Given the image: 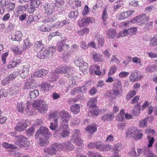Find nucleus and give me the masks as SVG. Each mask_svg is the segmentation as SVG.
<instances>
[{"mask_svg":"<svg viewBox=\"0 0 157 157\" xmlns=\"http://www.w3.org/2000/svg\"><path fill=\"white\" fill-rule=\"evenodd\" d=\"M28 126L26 121L21 120L17 122L14 129L17 132H22L25 130Z\"/></svg>","mask_w":157,"mask_h":157,"instance_id":"12","label":"nucleus"},{"mask_svg":"<svg viewBox=\"0 0 157 157\" xmlns=\"http://www.w3.org/2000/svg\"><path fill=\"white\" fill-rule=\"evenodd\" d=\"M40 4V0H31L30 1V4L36 8L38 7Z\"/></svg>","mask_w":157,"mask_h":157,"instance_id":"47","label":"nucleus"},{"mask_svg":"<svg viewBox=\"0 0 157 157\" xmlns=\"http://www.w3.org/2000/svg\"><path fill=\"white\" fill-rule=\"evenodd\" d=\"M135 12L134 10H128L126 11H124L121 13L119 16H117V18L118 20H119L124 19L131 16Z\"/></svg>","mask_w":157,"mask_h":157,"instance_id":"16","label":"nucleus"},{"mask_svg":"<svg viewBox=\"0 0 157 157\" xmlns=\"http://www.w3.org/2000/svg\"><path fill=\"white\" fill-rule=\"evenodd\" d=\"M45 19L43 20V22L44 23L46 22H53L57 19V18L55 16L53 15L51 16L48 15Z\"/></svg>","mask_w":157,"mask_h":157,"instance_id":"29","label":"nucleus"},{"mask_svg":"<svg viewBox=\"0 0 157 157\" xmlns=\"http://www.w3.org/2000/svg\"><path fill=\"white\" fill-rule=\"evenodd\" d=\"M140 71L135 70L134 72H132L129 76V80L132 82L138 81L141 80L143 77L142 75L140 76Z\"/></svg>","mask_w":157,"mask_h":157,"instance_id":"15","label":"nucleus"},{"mask_svg":"<svg viewBox=\"0 0 157 157\" xmlns=\"http://www.w3.org/2000/svg\"><path fill=\"white\" fill-rule=\"evenodd\" d=\"M147 138L148 140L149 144L147 145L148 147H152L153 143L155 141L154 138L153 137H151L150 136H147Z\"/></svg>","mask_w":157,"mask_h":157,"instance_id":"53","label":"nucleus"},{"mask_svg":"<svg viewBox=\"0 0 157 157\" xmlns=\"http://www.w3.org/2000/svg\"><path fill=\"white\" fill-rule=\"evenodd\" d=\"M81 135V133L79 129H76L74 131L72 140L77 145L80 146L83 143V140L80 138Z\"/></svg>","mask_w":157,"mask_h":157,"instance_id":"9","label":"nucleus"},{"mask_svg":"<svg viewBox=\"0 0 157 157\" xmlns=\"http://www.w3.org/2000/svg\"><path fill=\"white\" fill-rule=\"evenodd\" d=\"M78 15V13L77 12L74 11H71L69 14L68 17L71 18H75Z\"/></svg>","mask_w":157,"mask_h":157,"instance_id":"62","label":"nucleus"},{"mask_svg":"<svg viewBox=\"0 0 157 157\" xmlns=\"http://www.w3.org/2000/svg\"><path fill=\"white\" fill-rule=\"evenodd\" d=\"M2 146L6 148H10L12 149H15L17 148V147L15 146L14 145L9 144L7 142L4 143L2 144Z\"/></svg>","mask_w":157,"mask_h":157,"instance_id":"44","label":"nucleus"},{"mask_svg":"<svg viewBox=\"0 0 157 157\" xmlns=\"http://www.w3.org/2000/svg\"><path fill=\"white\" fill-rule=\"evenodd\" d=\"M52 48H50L48 49H41L39 53H38L36 55L40 59L45 58V57L48 56L50 54L53 53Z\"/></svg>","mask_w":157,"mask_h":157,"instance_id":"13","label":"nucleus"},{"mask_svg":"<svg viewBox=\"0 0 157 157\" xmlns=\"http://www.w3.org/2000/svg\"><path fill=\"white\" fill-rule=\"evenodd\" d=\"M97 99L95 98H91L87 103V105L89 107H96Z\"/></svg>","mask_w":157,"mask_h":157,"instance_id":"34","label":"nucleus"},{"mask_svg":"<svg viewBox=\"0 0 157 157\" xmlns=\"http://www.w3.org/2000/svg\"><path fill=\"white\" fill-rule=\"evenodd\" d=\"M136 94V92L134 90H131L127 94L125 99L127 100H130Z\"/></svg>","mask_w":157,"mask_h":157,"instance_id":"37","label":"nucleus"},{"mask_svg":"<svg viewBox=\"0 0 157 157\" xmlns=\"http://www.w3.org/2000/svg\"><path fill=\"white\" fill-rule=\"evenodd\" d=\"M129 135H130L135 140H139L143 137L142 131L138 129L135 127H131L128 128L127 131L126 132V136H128Z\"/></svg>","mask_w":157,"mask_h":157,"instance_id":"3","label":"nucleus"},{"mask_svg":"<svg viewBox=\"0 0 157 157\" xmlns=\"http://www.w3.org/2000/svg\"><path fill=\"white\" fill-rule=\"evenodd\" d=\"M65 40L66 39H63L57 43V50L58 51L61 52L63 51Z\"/></svg>","mask_w":157,"mask_h":157,"instance_id":"30","label":"nucleus"},{"mask_svg":"<svg viewBox=\"0 0 157 157\" xmlns=\"http://www.w3.org/2000/svg\"><path fill=\"white\" fill-rule=\"evenodd\" d=\"M114 140L113 136L111 134L108 135L106 138L105 141L109 143L112 142Z\"/></svg>","mask_w":157,"mask_h":157,"instance_id":"64","label":"nucleus"},{"mask_svg":"<svg viewBox=\"0 0 157 157\" xmlns=\"http://www.w3.org/2000/svg\"><path fill=\"white\" fill-rule=\"evenodd\" d=\"M93 60L95 62H102L103 59L101 56L97 53L94 54L93 56Z\"/></svg>","mask_w":157,"mask_h":157,"instance_id":"46","label":"nucleus"},{"mask_svg":"<svg viewBox=\"0 0 157 157\" xmlns=\"http://www.w3.org/2000/svg\"><path fill=\"white\" fill-rule=\"evenodd\" d=\"M88 155L89 157H102L99 153H94L91 152H89L88 153Z\"/></svg>","mask_w":157,"mask_h":157,"instance_id":"63","label":"nucleus"},{"mask_svg":"<svg viewBox=\"0 0 157 157\" xmlns=\"http://www.w3.org/2000/svg\"><path fill=\"white\" fill-rule=\"evenodd\" d=\"M149 17L144 14H141L132 19L130 21L131 23L137 24L141 26L147 24L149 20Z\"/></svg>","mask_w":157,"mask_h":157,"instance_id":"4","label":"nucleus"},{"mask_svg":"<svg viewBox=\"0 0 157 157\" xmlns=\"http://www.w3.org/2000/svg\"><path fill=\"white\" fill-rule=\"evenodd\" d=\"M54 8V5L53 3L48 4L44 7L45 12L48 15H52L55 12Z\"/></svg>","mask_w":157,"mask_h":157,"instance_id":"17","label":"nucleus"},{"mask_svg":"<svg viewBox=\"0 0 157 157\" xmlns=\"http://www.w3.org/2000/svg\"><path fill=\"white\" fill-rule=\"evenodd\" d=\"M50 87V84H48L46 82L43 83L41 84V89L43 91H48Z\"/></svg>","mask_w":157,"mask_h":157,"instance_id":"38","label":"nucleus"},{"mask_svg":"<svg viewBox=\"0 0 157 157\" xmlns=\"http://www.w3.org/2000/svg\"><path fill=\"white\" fill-rule=\"evenodd\" d=\"M121 82L119 79L115 80L113 84V94L116 97L120 96L123 94V88Z\"/></svg>","mask_w":157,"mask_h":157,"instance_id":"5","label":"nucleus"},{"mask_svg":"<svg viewBox=\"0 0 157 157\" xmlns=\"http://www.w3.org/2000/svg\"><path fill=\"white\" fill-rule=\"evenodd\" d=\"M132 61L134 63H138L140 65H141L142 64V63L141 60V59L137 57H133L132 59Z\"/></svg>","mask_w":157,"mask_h":157,"instance_id":"60","label":"nucleus"},{"mask_svg":"<svg viewBox=\"0 0 157 157\" xmlns=\"http://www.w3.org/2000/svg\"><path fill=\"white\" fill-rule=\"evenodd\" d=\"M9 2V0H1L0 1V6L1 7H4L6 6Z\"/></svg>","mask_w":157,"mask_h":157,"instance_id":"61","label":"nucleus"},{"mask_svg":"<svg viewBox=\"0 0 157 157\" xmlns=\"http://www.w3.org/2000/svg\"><path fill=\"white\" fill-rule=\"evenodd\" d=\"M29 65H24L21 67V70L19 71L21 73V76L23 78L27 76L29 74Z\"/></svg>","mask_w":157,"mask_h":157,"instance_id":"19","label":"nucleus"},{"mask_svg":"<svg viewBox=\"0 0 157 157\" xmlns=\"http://www.w3.org/2000/svg\"><path fill=\"white\" fill-rule=\"evenodd\" d=\"M149 45L151 47H155L157 46V35H155L151 38L149 41Z\"/></svg>","mask_w":157,"mask_h":157,"instance_id":"32","label":"nucleus"},{"mask_svg":"<svg viewBox=\"0 0 157 157\" xmlns=\"http://www.w3.org/2000/svg\"><path fill=\"white\" fill-rule=\"evenodd\" d=\"M91 21L90 17H85L82 18L80 20L78 21V24L80 27H83L87 26V25L90 23Z\"/></svg>","mask_w":157,"mask_h":157,"instance_id":"20","label":"nucleus"},{"mask_svg":"<svg viewBox=\"0 0 157 157\" xmlns=\"http://www.w3.org/2000/svg\"><path fill=\"white\" fill-rule=\"evenodd\" d=\"M97 125L96 124H93L88 125L86 128V131L90 134H94L97 130Z\"/></svg>","mask_w":157,"mask_h":157,"instance_id":"21","label":"nucleus"},{"mask_svg":"<svg viewBox=\"0 0 157 157\" xmlns=\"http://www.w3.org/2000/svg\"><path fill=\"white\" fill-rule=\"evenodd\" d=\"M70 144V142L69 141H66L64 143L61 144V143H58V145L59 148V150L60 151H61L62 150H64L63 148L62 149V147H67V145Z\"/></svg>","mask_w":157,"mask_h":157,"instance_id":"48","label":"nucleus"},{"mask_svg":"<svg viewBox=\"0 0 157 157\" xmlns=\"http://www.w3.org/2000/svg\"><path fill=\"white\" fill-rule=\"evenodd\" d=\"M35 132V129L33 127L29 128L26 131V132L28 136H30L33 135Z\"/></svg>","mask_w":157,"mask_h":157,"instance_id":"56","label":"nucleus"},{"mask_svg":"<svg viewBox=\"0 0 157 157\" xmlns=\"http://www.w3.org/2000/svg\"><path fill=\"white\" fill-rule=\"evenodd\" d=\"M40 134L48 139H49L52 136V134L49 131L48 129L44 126H40V128L36 132V138H37Z\"/></svg>","mask_w":157,"mask_h":157,"instance_id":"6","label":"nucleus"},{"mask_svg":"<svg viewBox=\"0 0 157 157\" xmlns=\"http://www.w3.org/2000/svg\"><path fill=\"white\" fill-rule=\"evenodd\" d=\"M15 141V144L20 147H25L28 146L27 138L22 135L16 136Z\"/></svg>","mask_w":157,"mask_h":157,"instance_id":"10","label":"nucleus"},{"mask_svg":"<svg viewBox=\"0 0 157 157\" xmlns=\"http://www.w3.org/2000/svg\"><path fill=\"white\" fill-rule=\"evenodd\" d=\"M140 105L139 104H137L134 105L132 113L134 116H137L140 114Z\"/></svg>","mask_w":157,"mask_h":157,"instance_id":"28","label":"nucleus"},{"mask_svg":"<svg viewBox=\"0 0 157 157\" xmlns=\"http://www.w3.org/2000/svg\"><path fill=\"white\" fill-rule=\"evenodd\" d=\"M59 117L62 120V124H68L69 118L71 115L67 111L62 110L59 113Z\"/></svg>","mask_w":157,"mask_h":157,"instance_id":"14","label":"nucleus"},{"mask_svg":"<svg viewBox=\"0 0 157 157\" xmlns=\"http://www.w3.org/2000/svg\"><path fill=\"white\" fill-rule=\"evenodd\" d=\"M75 64L80 68L82 72L85 73L88 71V64L84 62L81 57H78L75 61Z\"/></svg>","mask_w":157,"mask_h":157,"instance_id":"8","label":"nucleus"},{"mask_svg":"<svg viewBox=\"0 0 157 157\" xmlns=\"http://www.w3.org/2000/svg\"><path fill=\"white\" fill-rule=\"evenodd\" d=\"M32 46V45L31 44L29 40V38H27L24 41L23 49V50H25L28 49Z\"/></svg>","mask_w":157,"mask_h":157,"instance_id":"33","label":"nucleus"},{"mask_svg":"<svg viewBox=\"0 0 157 157\" xmlns=\"http://www.w3.org/2000/svg\"><path fill=\"white\" fill-rule=\"evenodd\" d=\"M24 105L23 102H18L16 106V109L19 112H23Z\"/></svg>","mask_w":157,"mask_h":157,"instance_id":"45","label":"nucleus"},{"mask_svg":"<svg viewBox=\"0 0 157 157\" xmlns=\"http://www.w3.org/2000/svg\"><path fill=\"white\" fill-rule=\"evenodd\" d=\"M44 44L42 43V40H40L35 42L34 49L35 51L37 52L41 49L43 48Z\"/></svg>","mask_w":157,"mask_h":157,"instance_id":"23","label":"nucleus"},{"mask_svg":"<svg viewBox=\"0 0 157 157\" xmlns=\"http://www.w3.org/2000/svg\"><path fill=\"white\" fill-rule=\"evenodd\" d=\"M62 148H63L64 151H71L74 150V146L70 142V144L67 145V147H62Z\"/></svg>","mask_w":157,"mask_h":157,"instance_id":"52","label":"nucleus"},{"mask_svg":"<svg viewBox=\"0 0 157 157\" xmlns=\"http://www.w3.org/2000/svg\"><path fill=\"white\" fill-rule=\"evenodd\" d=\"M33 107L41 114L45 113L48 110V105L43 100L37 99L34 101L32 104Z\"/></svg>","mask_w":157,"mask_h":157,"instance_id":"1","label":"nucleus"},{"mask_svg":"<svg viewBox=\"0 0 157 157\" xmlns=\"http://www.w3.org/2000/svg\"><path fill=\"white\" fill-rule=\"evenodd\" d=\"M114 119V116L111 113L108 114L102 117L101 119L103 121H111Z\"/></svg>","mask_w":157,"mask_h":157,"instance_id":"35","label":"nucleus"},{"mask_svg":"<svg viewBox=\"0 0 157 157\" xmlns=\"http://www.w3.org/2000/svg\"><path fill=\"white\" fill-rule=\"evenodd\" d=\"M90 32V29L89 28H85L81 30L78 31L77 33L80 36H82L85 34L88 33Z\"/></svg>","mask_w":157,"mask_h":157,"instance_id":"36","label":"nucleus"},{"mask_svg":"<svg viewBox=\"0 0 157 157\" xmlns=\"http://www.w3.org/2000/svg\"><path fill=\"white\" fill-rule=\"evenodd\" d=\"M29 96L31 98H35L39 95V91L38 90H34L29 92Z\"/></svg>","mask_w":157,"mask_h":157,"instance_id":"43","label":"nucleus"},{"mask_svg":"<svg viewBox=\"0 0 157 157\" xmlns=\"http://www.w3.org/2000/svg\"><path fill=\"white\" fill-rule=\"evenodd\" d=\"M117 32L113 29H109L108 30L107 36L109 39L114 38L116 36Z\"/></svg>","mask_w":157,"mask_h":157,"instance_id":"25","label":"nucleus"},{"mask_svg":"<svg viewBox=\"0 0 157 157\" xmlns=\"http://www.w3.org/2000/svg\"><path fill=\"white\" fill-rule=\"evenodd\" d=\"M121 147V145L119 144H117L115 145L111 149L112 151L114 152V154L112 157H120L119 155L118 152L120 150Z\"/></svg>","mask_w":157,"mask_h":157,"instance_id":"22","label":"nucleus"},{"mask_svg":"<svg viewBox=\"0 0 157 157\" xmlns=\"http://www.w3.org/2000/svg\"><path fill=\"white\" fill-rule=\"evenodd\" d=\"M145 155H146L147 157H157V156L150 152L148 149H147L144 152Z\"/></svg>","mask_w":157,"mask_h":157,"instance_id":"58","label":"nucleus"},{"mask_svg":"<svg viewBox=\"0 0 157 157\" xmlns=\"http://www.w3.org/2000/svg\"><path fill=\"white\" fill-rule=\"evenodd\" d=\"M103 145L101 142L98 141L95 143V148L101 151H102L103 149Z\"/></svg>","mask_w":157,"mask_h":157,"instance_id":"54","label":"nucleus"},{"mask_svg":"<svg viewBox=\"0 0 157 157\" xmlns=\"http://www.w3.org/2000/svg\"><path fill=\"white\" fill-rule=\"evenodd\" d=\"M15 8V4L14 3L9 2L6 7V9L8 12H10L13 10Z\"/></svg>","mask_w":157,"mask_h":157,"instance_id":"50","label":"nucleus"},{"mask_svg":"<svg viewBox=\"0 0 157 157\" xmlns=\"http://www.w3.org/2000/svg\"><path fill=\"white\" fill-rule=\"evenodd\" d=\"M124 110L122 109H121L119 113L117 116L116 119V120L119 121H121L123 120L124 119Z\"/></svg>","mask_w":157,"mask_h":157,"instance_id":"39","label":"nucleus"},{"mask_svg":"<svg viewBox=\"0 0 157 157\" xmlns=\"http://www.w3.org/2000/svg\"><path fill=\"white\" fill-rule=\"evenodd\" d=\"M51 27L50 25H43L38 27V29L43 32H49L51 30Z\"/></svg>","mask_w":157,"mask_h":157,"instance_id":"27","label":"nucleus"},{"mask_svg":"<svg viewBox=\"0 0 157 157\" xmlns=\"http://www.w3.org/2000/svg\"><path fill=\"white\" fill-rule=\"evenodd\" d=\"M19 72L17 71H14L12 73L10 74L9 75H8L7 76L8 78L10 81L11 82L12 81H13L18 75Z\"/></svg>","mask_w":157,"mask_h":157,"instance_id":"41","label":"nucleus"},{"mask_svg":"<svg viewBox=\"0 0 157 157\" xmlns=\"http://www.w3.org/2000/svg\"><path fill=\"white\" fill-rule=\"evenodd\" d=\"M22 33L20 31H17L15 32L14 35L13 36L12 39L13 40L19 41L22 39Z\"/></svg>","mask_w":157,"mask_h":157,"instance_id":"26","label":"nucleus"},{"mask_svg":"<svg viewBox=\"0 0 157 157\" xmlns=\"http://www.w3.org/2000/svg\"><path fill=\"white\" fill-rule=\"evenodd\" d=\"M11 49L13 53L16 55H21L22 51L18 46H14L11 48Z\"/></svg>","mask_w":157,"mask_h":157,"instance_id":"40","label":"nucleus"},{"mask_svg":"<svg viewBox=\"0 0 157 157\" xmlns=\"http://www.w3.org/2000/svg\"><path fill=\"white\" fill-rule=\"evenodd\" d=\"M48 72L47 70L42 69L35 71L33 73V76L42 78L46 75L48 74Z\"/></svg>","mask_w":157,"mask_h":157,"instance_id":"18","label":"nucleus"},{"mask_svg":"<svg viewBox=\"0 0 157 157\" xmlns=\"http://www.w3.org/2000/svg\"><path fill=\"white\" fill-rule=\"evenodd\" d=\"M89 12V8L87 5H86L83 8L82 14L83 16H85L87 15Z\"/></svg>","mask_w":157,"mask_h":157,"instance_id":"57","label":"nucleus"},{"mask_svg":"<svg viewBox=\"0 0 157 157\" xmlns=\"http://www.w3.org/2000/svg\"><path fill=\"white\" fill-rule=\"evenodd\" d=\"M64 0H56L55 5L58 7H60L64 5Z\"/></svg>","mask_w":157,"mask_h":157,"instance_id":"55","label":"nucleus"},{"mask_svg":"<svg viewBox=\"0 0 157 157\" xmlns=\"http://www.w3.org/2000/svg\"><path fill=\"white\" fill-rule=\"evenodd\" d=\"M73 69L68 66H61L56 69L55 72L57 74H66L68 78L73 74Z\"/></svg>","mask_w":157,"mask_h":157,"instance_id":"7","label":"nucleus"},{"mask_svg":"<svg viewBox=\"0 0 157 157\" xmlns=\"http://www.w3.org/2000/svg\"><path fill=\"white\" fill-rule=\"evenodd\" d=\"M70 109L74 114H77L80 112V107L78 104H76L71 105Z\"/></svg>","mask_w":157,"mask_h":157,"instance_id":"31","label":"nucleus"},{"mask_svg":"<svg viewBox=\"0 0 157 157\" xmlns=\"http://www.w3.org/2000/svg\"><path fill=\"white\" fill-rule=\"evenodd\" d=\"M70 133V128L68 124H61L60 130H57L55 131L54 136H58L63 138L67 137Z\"/></svg>","mask_w":157,"mask_h":157,"instance_id":"2","label":"nucleus"},{"mask_svg":"<svg viewBox=\"0 0 157 157\" xmlns=\"http://www.w3.org/2000/svg\"><path fill=\"white\" fill-rule=\"evenodd\" d=\"M49 143L48 139H40V141L39 144L41 146H46Z\"/></svg>","mask_w":157,"mask_h":157,"instance_id":"51","label":"nucleus"},{"mask_svg":"<svg viewBox=\"0 0 157 157\" xmlns=\"http://www.w3.org/2000/svg\"><path fill=\"white\" fill-rule=\"evenodd\" d=\"M58 143H56L52 144L50 147H47L44 149L45 153L51 155H56L57 151H59Z\"/></svg>","mask_w":157,"mask_h":157,"instance_id":"11","label":"nucleus"},{"mask_svg":"<svg viewBox=\"0 0 157 157\" xmlns=\"http://www.w3.org/2000/svg\"><path fill=\"white\" fill-rule=\"evenodd\" d=\"M129 74V72L125 71H121L119 74V77L120 78H124L127 77Z\"/></svg>","mask_w":157,"mask_h":157,"instance_id":"59","label":"nucleus"},{"mask_svg":"<svg viewBox=\"0 0 157 157\" xmlns=\"http://www.w3.org/2000/svg\"><path fill=\"white\" fill-rule=\"evenodd\" d=\"M85 86L76 87L71 90V93L72 95H75L78 93H80L82 92L85 91Z\"/></svg>","mask_w":157,"mask_h":157,"instance_id":"24","label":"nucleus"},{"mask_svg":"<svg viewBox=\"0 0 157 157\" xmlns=\"http://www.w3.org/2000/svg\"><path fill=\"white\" fill-rule=\"evenodd\" d=\"M117 68L115 65L112 66L109 68V71L108 73V75L109 76H111L113 75L117 71Z\"/></svg>","mask_w":157,"mask_h":157,"instance_id":"42","label":"nucleus"},{"mask_svg":"<svg viewBox=\"0 0 157 157\" xmlns=\"http://www.w3.org/2000/svg\"><path fill=\"white\" fill-rule=\"evenodd\" d=\"M129 34V30L128 29L124 30L123 31L120 32L118 33V38L121 37H124Z\"/></svg>","mask_w":157,"mask_h":157,"instance_id":"49","label":"nucleus"}]
</instances>
